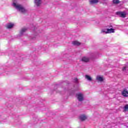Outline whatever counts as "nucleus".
Instances as JSON below:
<instances>
[{"label":"nucleus","mask_w":128,"mask_h":128,"mask_svg":"<svg viewBox=\"0 0 128 128\" xmlns=\"http://www.w3.org/2000/svg\"><path fill=\"white\" fill-rule=\"evenodd\" d=\"M12 6L17 10L19 11L22 14H26L28 12V10L22 5L20 4L16 0H14Z\"/></svg>","instance_id":"obj_1"},{"label":"nucleus","mask_w":128,"mask_h":128,"mask_svg":"<svg viewBox=\"0 0 128 128\" xmlns=\"http://www.w3.org/2000/svg\"><path fill=\"white\" fill-rule=\"evenodd\" d=\"M76 98L80 102H82L84 100V94L82 92H78L76 94Z\"/></svg>","instance_id":"obj_2"},{"label":"nucleus","mask_w":128,"mask_h":128,"mask_svg":"<svg viewBox=\"0 0 128 128\" xmlns=\"http://www.w3.org/2000/svg\"><path fill=\"white\" fill-rule=\"evenodd\" d=\"M88 119V116L84 114H82L79 116V120L80 122H84Z\"/></svg>","instance_id":"obj_3"},{"label":"nucleus","mask_w":128,"mask_h":128,"mask_svg":"<svg viewBox=\"0 0 128 128\" xmlns=\"http://www.w3.org/2000/svg\"><path fill=\"white\" fill-rule=\"evenodd\" d=\"M90 60V57L84 56L82 58V61L83 62H89Z\"/></svg>","instance_id":"obj_4"},{"label":"nucleus","mask_w":128,"mask_h":128,"mask_svg":"<svg viewBox=\"0 0 128 128\" xmlns=\"http://www.w3.org/2000/svg\"><path fill=\"white\" fill-rule=\"evenodd\" d=\"M116 14H117V16H120V18H126V14L125 12H116Z\"/></svg>","instance_id":"obj_5"},{"label":"nucleus","mask_w":128,"mask_h":128,"mask_svg":"<svg viewBox=\"0 0 128 128\" xmlns=\"http://www.w3.org/2000/svg\"><path fill=\"white\" fill-rule=\"evenodd\" d=\"M96 80L100 82H104V77L100 76V75H98L96 76Z\"/></svg>","instance_id":"obj_6"},{"label":"nucleus","mask_w":128,"mask_h":128,"mask_svg":"<svg viewBox=\"0 0 128 128\" xmlns=\"http://www.w3.org/2000/svg\"><path fill=\"white\" fill-rule=\"evenodd\" d=\"M122 94L124 96V98H128V91L126 90V89H124L123 90V91L122 92Z\"/></svg>","instance_id":"obj_7"},{"label":"nucleus","mask_w":128,"mask_h":128,"mask_svg":"<svg viewBox=\"0 0 128 128\" xmlns=\"http://www.w3.org/2000/svg\"><path fill=\"white\" fill-rule=\"evenodd\" d=\"M34 4L37 6H40L42 0H34Z\"/></svg>","instance_id":"obj_8"},{"label":"nucleus","mask_w":128,"mask_h":128,"mask_svg":"<svg viewBox=\"0 0 128 128\" xmlns=\"http://www.w3.org/2000/svg\"><path fill=\"white\" fill-rule=\"evenodd\" d=\"M85 78L88 80V82H92V78L90 75H85Z\"/></svg>","instance_id":"obj_9"},{"label":"nucleus","mask_w":128,"mask_h":128,"mask_svg":"<svg viewBox=\"0 0 128 128\" xmlns=\"http://www.w3.org/2000/svg\"><path fill=\"white\" fill-rule=\"evenodd\" d=\"M114 32V28H108L107 31L106 32V34H112Z\"/></svg>","instance_id":"obj_10"},{"label":"nucleus","mask_w":128,"mask_h":128,"mask_svg":"<svg viewBox=\"0 0 128 128\" xmlns=\"http://www.w3.org/2000/svg\"><path fill=\"white\" fill-rule=\"evenodd\" d=\"M100 2V0H90V4H98Z\"/></svg>","instance_id":"obj_11"},{"label":"nucleus","mask_w":128,"mask_h":128,"mask_svg":"<svg viewBox=\"0 0 128 128\" xmlns=\"http://www.w3.org/2000/svg\"><path fill=\"white\" fill-rule=\"evenodd\" d=\"M27 30L28 29H26V28H22L20 32V36H22V34H24Z\"/></svg>","instance_id":"obj_12"},{"label":"nucleus","mask_w":128,"mask_h":128,"mask_svg":"<svg viewBox=\"0 0 128 128\" xmlns=\"http://www.w3.org/2000/svg\"><path fill=\"white\" fill-rule=\"evenodd\" d=\"M14 24H13L10 23L6 26V28L8 29L12 28H14Z\"/></svg>","instance_id":"obj_13"},{"label":"nucleus","mask_w":128,"mask_h":128,"mask_svg":"<svg viewBox=\"0 0 128 128\" xmlns=\"http://www.w3.org/2000/svg\"><path fill=\"white\" fill-rule=\"evenodd\" d=\"M72 44H74V46H80V43L78 41H74L72 42Z\"/></svg>","instance_id":"obj_14"},{"label":"nucleus","mask_w":128,"mask_h":128,"mask_svg":"<svg viewBox=\"0 0 128 128\" xmlns=\"http://www.w3.org/2000/svg\"><path fill=\"white\" fill-rule=\"evenodd\" d=\"M113 4H120V0H113Z\"/></svg>","instance_id":"obj_15"},{"label":"nucleus","mask_w":128,"mask_h":128,"mask_svg":"<svg viewBox=\"0 0 128 128\" xmlns=\"http://www.w3.org/2000/svg\"><path fill=\"white\" fill-rule=\"evenodd\" d=\"M124 110H125V112H127L128 110V104H126L124 106Z\"/></svg>","instance_id":"obj_16"},{"label":"nucleus","mask_w":128,"mask_h":128,"mask_svg":"<svg viewBox=\"0 0 128 128\" xmlns=\"http://www.w3.org/2000/svg\"><path fill=\"white\" fill-rule=\"evenodd\" d=\"M74 82H75L76 84H78V78H74Z\"/></svg>","instance_id":"obj_17"},{"label":"nucleus","mask_w":128,"mask_h":128,"mask_svg":"<svg viewBox=\"0 0 128 128\" xmlns=\"http://www.w3.org/2000/svg\"><path fill=\"white\" fill-rule=\"evenodd\" d=\"M126 67H124V68H122L123 72H126Z\"/></svg>","instance_id":"obj_18"},{"label":"nucleus","mask_w":128,"mask_h":128,"mask_svg":"<svg viewBox=\"0 0 128 128\" xmlns=\"http://www.w3.org/2000/svg\"><path fill=\"white\" fill-rule=\"evenodd\" d=\"M106 30H102V31H101V34H102L104 32H105L106 33Z\"/></svg>","instance_id":"obj_19"},{"label":"nucleus","mask_w":128,"mask_h":128,"mask_svg":"<svg viewBox=\"0 0 128 128\" xmlns=\"http://www.w3.org/2000/svg\"><path fill=\"white\" fill-rule=\"evenodd\" d=\"M110 26V28H112V26Z\"/></svg>","instance_id":"obj_20"},{"label":"nucleus","mask_w":128,"mask_h":128,"mask_svg":"<svg viewBox=\"0 0 128 128\" xmlns=\"http://www.w3.org/2000/svg\"><path fill=\"white\" fill-rule=\"evenodd\" d=\"M32 40H34V38H32Z\"/></svg>","instance_id":"obj_21"}]
</instances>
